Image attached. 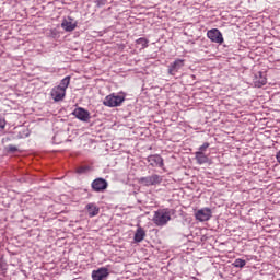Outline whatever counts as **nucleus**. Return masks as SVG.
Returning a JSON list of instances; mask_svg holds the SVG:
<instances>
[{
    "instance_id": "obj_12",
    "label": "nucleus",
    "mask_w": 280,
    "mask_h": 280,
    "mask_svg": "<svg viewBox=\"0 0 280 280\" xmlns=\"http://www.w3.org/2000/svg\"><path fill=\"white\" fill-rule=\"evenodd\" d=\"M267 79L264 77V72H258L257 74H255L254 78V84L255 86H257V89H261V86H265V84L267 83Z\"/></svg>"
},
{
    "instance_id": "obj_18",
    "label": "nucleus",
    "mask_w": 280,
    "mask_h": 280,
    "mask_svg": "<svg viewBox=\"0 0 280 280\" xmlns=\"http://www.w3.org/2000/svg\"><path fill=\"white\" fill-rule=\"evenodd\" d=\"M233 266H234L235 268H244V266H246V260H244V259H242V258H237V259L234 261Z\"/></svg>"
},
{
    "instance_id": "obj_16",
    "label": "nucleus",
    "mask_w": 280,
    "mask_h": 280,
    "mask_svg": "<svg viewBox=\"0 0 280 280\" xmlns=\"http://www.w3.org/2000/svg\"><path fill=\"white\" fill-rule=\"evenodd\" d=\"M61 27H62V30H65V32H73V30H75V27H78V25L73 22L63 20L61 23Z\"/></svg>"
},
{
    "instance_id": "obj_3",
    "label": "nucleus",
    "mask_w": 280,
    "mask_h": 280,
    "mask_svg": "<svg viewBox=\"0 0 280 280\" xmlns=\"http://www.w3.org/2000/svg\"><path fill=\"white\" fill-rule=\"evenodd\" d=\"M126 97L121 95L110 94L105 97L103 101L104 106H108V108H117L120 104H124Z\"/></svg>"
},
{
    "instance_id": "obj_7",
    "label": "nucleus",
    "mask_w": 280,
    "mask_h": 280,
    "mask_svg": "<svg viewBox=\"0 0 280 280\" xmlns=\"http://www.w3.org/2000/svg\"><path fill=\"white\" fill-rule=\"evenodd\" d=\"M147 161L149 163V165H151V167H161L163 168L165 163L163 162V159L161 155L159 154H154V155H149L147 158Z\"/></svg>"
},
{
    "instance_id": "obj_19",
    "label": "nucleus",
    "mask_w": 280,
    "mask_h": 280,
    "mask_svg": "<svg viewBox=\"0 0 280 280\" xmlns=\"http://www.w3.org/2000/svg\"><path fill=\"white\" fill-rule=\"evenodd\" d=\"M137 45H141L142 49H145L148 47L149 40L147 38L140 37L136 40Z\"/></svg>"
},
{
    "instance_id": "obj_24",
    "label": "nucleus",
    "mask_w": 280,
    "mask_h": 280,
    "mask_svg": "<svg viewBox=\"0 0 280 280\" xmlns=\"http://www.w3.org/2000/svg\"><path fill=\"white\" fill-rule=\"evenodd\" d=\"M97 5H98V8L104 5V0H97Z\"/></svg>"
},
{
    "instance_id": "obj_22",
    "label": "nucleus",
    "mask_w": 280,
    "mask_h": 280,
    "mask_svg": "<svg viewBox=\"0 0 280 280\" xmlns=\"http://www.w3.org/2000/svg\"><path fill=\"white\" fill-rule=\"evenodd\" d=\"M209 142H205L201 147H199V152H207V148H209Z\"/></svg>"
},
{
    "instance_id": "obj_5",
    "label": "nucleus",
    "mask_w": 280,
    "mask_h": 280,
    "mask_svg": "<svg viewBox=\"0 0 280 280\" xmlns=\"http://www.w3.org/2000/svg\"><path fill=\"white\" fill-rule=\"evenodd\" d=\"M207 36L212 43H218L219 45L224 43V37H222V33L218 28L208 31Z\"/></svg>"
},
{
    "instance_id": "obj_15",
    "label": "nucleus",
    "mask_w": 280,
    "mask_h": 280,
    "mask_svg": "<svg viewBox=\"0 0 280 280\" xmlns=\"http://www.w3.org/2000/svg\"><path fill=\"white\" fill-rule=\"evenodd\" d=\"M133 240L137 244H139L140 242H143L145 240V230H143V228L138 226Z\"/></svg>"
},
{
    "instance_id": "obj_6",
    "label": "nucleus",
    "mask_w": 280,
    "mask_h": 280,
    "mask_svg": "<svg viewBox=\"0 0 280 280\" xmlns=\"http://www.w3.org/2000/svg\"><path fill=\"white\" fill-rule=\"evenodd\" d=\"M72 115H74V117L80 121H89L91 119V113L82 107L75 108Z\"/></svg>"
},
{
    "instance_id": "obj_9",
    "label": "nucleus",
    "mask_w": 280,
    "mask_h": 280,
    "mask_svg": "<svg viewBox=\"0 0 280 280\" xmlns=\"http://www.w3.org/2000/svg\"><path fill=\"white\" fill-rule=\"evenodd\" d=\"M50 95L55 102H62L65 100V95H67V92L65 89L57 85L51 90Z\"/></svg>"
},
{
    "instance_id": "obj_14",
    "label": "nucleus",
    "mask_w": 280,
    "mask_h": 280,
    "mask_svg": "<svg viewBox=\"0 0 280 280\" xmlns=\"http://www.w3.org/2000/svg\"><path fill=\"white\" fill-rule=\"evenodd\" d=\"M195 160L198 165H205V163H209V155L205 154L202 151H197L195 153Z\"/></svg>"
},
{
    "instance_id": "obj_2",
    "label": "nucleus",
    "mask_w": 280,
    "mask_h": 280,
    "mask_svg": "<svg viewBox=\"0 0 280 280\" xmlns=\"http://www.w3.org/2000/svg\"><path fill=\"white\" fill-rule=\"evenodd\" d=\"M138 183L139 185H142V187H156V185H161V183H163V176L152 174L147 177H140Z\"/></svg>"
},
{
    "instance_id": "obj_23",
    "label": "nucleus",
    "mask_w": 280,
    "mask_h": 280,
    "mask_svg": "<svg viewBox=\"0 0 280 280\" xmlns=\"http://www.w3.org/2000/svg\"><path fill=\"white\" fill-rule=\"evenodd\" d=\"M18 151H19V149H18L16 147L12 145V144H10V145L8 147V152L14 153V152H18Z\"/></svg>"
},
{
    "instance_id": "obj_10",
    "label": "nucleus",
    "mask_w": 280,
    "mask_h": 280,
    "mask_svg": "<svg viewBox=\"0 0 280 280\" xmlns=\"http://www.w3.org/2000/svg\"><path fill=\"white\" fill-rule=\"evenodd\" d=\"M183 67H185V60H183V59L175 60L173 63H171V66L168 68V74L176 75V73H178V71H180V69H183Z\"/></svg>"
},
{
    "instance_id": "obj_20",
    "label": "nucleus",
    "mask_w": 280,
    "mask_h": 280,
    "mask_svg": "<svg viewBox=\"0 0 280 280\" xmlns=\"http://www.w3.org/2000/svg\"><path fill=\"white\" fill-rule=\"evenodd\" d=\"M8 121H5V118L0 116V130H5Z\"/></svg>"
},
{
    "instance_id": "obj_1",
    "label": "nucleus",
    "mask_w": 280,
    "mask_h": 280,
    "mask_svg": "<svg viewBox=\"0 0 280 280\" xmlns=\"http://www.w3.org/2000/svg\"><path fill=\"white\" fill-rule=\"evenodd\" d=\"M174 213V210L172 209H159L158 211L154 212L153 215V224L155 226H165L170 220H172V214Z\"/></svg>"
},
{
    "instance_id": "obj_11",
    "label": "nucleus",
    "mask_w": 280,
    "mask_h": 280,
    "mask_svg": "<svg viewBox=\"0 0 280 280\" xmlns=\"http://www.w3.org/2000/svg\"><path fill=\"white\" fill-rule=\"evenodd\" d=\"M108 275H109L108 268L102 267L92 272V279L93 280H104V279H106V277H108Z\"/></svg>"
},
{
    "instance_id": "obj_4",
    "label": "nucleus",
    "mask_w": 280,
    "mask_h": 280,
    "mask_svg": "<svg viewBox=\"0 0 280 280\" xmlns=\"http://www.w3.org/2000/svg\"><path fill=\"white\" fill-rule=\"evenodd\" d=\"M93 191L97 194H104L108 189V182L102 177L94 179L91 184Z\"/></svg>"
},
{
    "instance_id": "obj_8",
    "label": "nucleus",
    "mask_w": 280,
    "mask_h": 280,
    "mask_svg": "<svg viewBox=\"0 0 280 280\" xmlns=\"http://www.w3.org/2000/svg\"><path fill=\"white\" fill-rule=\"evenodd\" d=\"M196 220H199V222H207L211 220V209L203 208L196 212L195 214Z\"/></svg>"
},
{
    "instance_id": "obj_13",
    "label": "nucleus",
    "mask_w": 280,
    "mask_h": 280,
    "mask_svg": "<svg viewBox=\"0 0 280 280\" xmlns=\"http://www.w3.org/2000/svg\"><path fill=\"white\" fill-rule=\"evenodd\" d=\"M89 218H95V215H100V207L95 203H88L85 207Z\"/></svg>"
},
{
    "instance_id": "obj_17",
    "label": "nucleus",
    "mask_w": 280,
    "mask_h": 280,
    "mask_svg": "<svg viewBox=\"0 0 280 280\" xmlns=\"http://www.w3.org/2000/svg\"><path fill=\"white\" fill-rule=\"evenodd\" d=\"M69 84H71V77H66L61 80V82L58 86L60 89H63V91L67 92V89L69 88Z\"/></svg>"
},
{
    "instance_id": "obj_21",
    "label": "nucleus",
    "mask_w": 280,
    "mask_h": 280,
    "mask_svg": "<svg viewBox=\"0 0 280 280\" xmlns=\"http://www.w3.org/2000/svg\"><path fill=\"white\" fill-rule=\"evenodd\" d=\"M89 171V166H80L77 172L78 174H84Z\"/></svg>"
}]
</instances>
